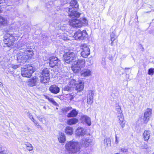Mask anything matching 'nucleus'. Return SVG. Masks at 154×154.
Wrapping results in <instances>:
<instances>
[{
  "mask_svg": "<svg viewBox=\"0 0 154 154\" xmlns=\"http://www.w3.org/2000/svg\"><path fill=\"white\" fill-rule=\"evenodd\" d=\"M95 91L94 90H90L89 91L88 97H91L93 98L94 96Z\"/></svg>",
  "mask_w": 154,
  "mask_h": 154,
  "instance_id": "e433bc0d",
  "label": "nucleus"
},
{
  "mask_svg": "<svg viewBox=\"0 0 154 154\" xmlns=\"http://www.w3.org/2000/svg\"><path fill=\"white\" fill-rule=\"evenodd\" d=\"M21 69V75L24 77H30L34 72V70H33L32 66L29 64L24 66Z\"/></svg>",
  "mask_w": 154,
  "mask_h": 154,
  "instance_id": "39448f33",
  "label": "nucleus"
},
{
  "mask_svg": "<svg viewBox=\"0 0 154 154\" xmlns=\"http://www.w3.org/2000/svg\"><path fill=\"white\" fill-rule=\"evenodd\" d=\"M74 87L75 89L78 92H81L83 90L84 87V82L83 81L81 80H78V81L75 80L74 83Z\"/></svg>",
  "mask_w": 154,
  "mask_h": 154,
  "instance_id": "9d476101",
  "label": "nucleus"
},
{
  "mask_svg": "<svg viewBox=\"0 0 154 154\" xmlns=\"http://www.w3.org/2000/svg\"><path fill=\"white\" fill-rule=\"evenodd\" d=\"M78 5L77 4V2L76 0H72L70 2V7L67 10L69 13H68L69 16V14L70 12H72L71 10L72 11H76L77 8L78 7Z\"/></svg>",
  "mask_w": 154,
  "mask_h": 154,
  "instance_id": "9b49d317",
  "label": "nucleus"
},
{
  "mask_svg": "<svg viewBox=\"0 0 154 154\" xmlns=\"http://www.w3.org/2000/svg\"><path fill=\"white\" fill-rule=\"evenodd\" d=\"M153 154H154V153Z\"/></svg>",
  "mask_w": 154,
  "mask_h": 154,
  "instance_id": "bf43d9fd",
  "label": "nucleus"
},
{
  "mask_svg": "<svg viewBox=\"0 0 154 154\" xmlns=\"http://www.w3.org/2000/svg\"><path fill=\"white\" fill-rule=\"evenodd\" d=\"M2 85V83L0 82V86H1Z\"/></svg>",
  "mask_w": 154,
  "mask_h": 154,
  "instance_id": "5fc2aeb1",
  "label": "nucleus"
},
{
  "mask_svg": "<svg viewBox=\"0 0 154 154\" xmlns=\"http://www.w3.org/2000/svg\"><path fill=\"white\" fill-rule=\"evenodd\" d=\"M88 36L85 30H78L74 34V37L76 40H82Z\"/></svg>",
  "mask_w": 154,
  "mask_h": 154,
  "instance_id": "0eeeda50",
  "label": "nucleus"
},
{
  "mask_svg": "<svg viewBox=\"0 0 154 154\" xmlns=\"http://www.w3.org/2000/svg\"><path fill=\"white\" fill-rule=\"evenodd\" d=\"M81 48L82 50L81 52V55L84 58H86L90 54V51L89 48L86 44H82Z\"/></svg>",
  "mask_w": 154,
  "mask_h": 154,
  "instance_id": "6e6552de",
  "label": "nucleus"
},
{
  "mask_svg": "<svg viewBox=\"0 0 154 154\" xmlns=\"http://www.w3.org/2000/svg\"><path fill=\"white\" fill-rule=\"evenodd\" d=\"M144 147L145 149H147L148 148L147 146L146 145H145Z\"/></svg>",
  "mask_w": 154,
  "mask_h": 154,
  "instance_id": "603ef678",
  "label": "nucleus"
},
{
  "mask_svg": "<svg viewBox=\"0 0 154 154\" xmlns=\"http://www.w3.org/2000/svg\"><path fill=\"white\" fill-rule=\"evenodd\" d=\"M8 23V21L6 18L0 16V26H6Z\"/></svg>",
  "mask_w": 154,
  "mask_h": 154,
  "instance_id": "b1692460",
  "label": "nucleus"
},
{
  "mask_svg": "<svg viewBox=\"0 0 154 154\" xmlns=\"http://www.w3.org/2000/svg\"><path fill=\"white\" fill-rule=\"evenodd\" d=\"M33 53L32 48H27L24 52L19 51L17 55V60L23 63H25L33 55Z\"/></svg>",
  "mask_w": 154,
  "mask_h": 154,
  "instance_id": "f03ea898",
  "label": "nucleus"
},
{
  "mask_svg": "<svg viewBox=\"0 0 154 154\" xmlns=\"http://www.w3.org/2000/svg\"><path fill=\"white\" fill-rule=\"evenodd\" d=\"M48 69L47 68L44 69L42 72L41 75L39 76L40 82L42 83H47L48 81Z\"/></svg>",
  "mask_w": 154,
  "mask_h": 154,
  "instance_id": "1a4fd4ad",
  "label": "nucleus"
},
{
  "mask_svg": "<svg viewBox=\"0 0 154 154\" xmlns=\"http://www.w3.org/2000/svg\"><path fill=\"white\" fill-rule=\"evenodd\" d=\"M85 62L84 59L78 60L74 61L72 67V70L75 72L78 70H79V69L83 68L85 66Z\"/></svg>",
  "mask_w": 154,
  "mask_h": 154,
  "instance_id": "423d86ee",
  "label": "nucleus"
},
{
  "mask_svg": "<svg viewBox=\"0 0 154 154\" xmlns=\"http://www.w3.org/2000/svg\"><path fill=\"white\" fill-rule=\"evenodd\" d=\"M45 109V106L43 107Z\"/></svg>",
  "mask_w": 154,
  "mask_h": 154,
  "instance_id": "4d7b16f0",
  "label": "nucleus"
},
{
  "mask_svg": "<svg viewBox=\"0 0 154 154\" xmlns=\"http://www.w3.org/2000/svg\"><path fill=\"white\" fill-rule=\"evenodd\" d=\"M84 154H88V153H84Z\"/></svg>",
  "mask_w": 154,
  "mask_h": 154,
  "instance_id": "6e6d98bb",
  "label": "nucleus"
},
{
  "mask_svg": "<svg viewBox=\"0 0 154 154\" xmlns=\"http://www.w3.org/2000/svg\"><path fill=\"white\" fill-rule=\"evenodd\" d=\"M93 98L89 97H87V103L88 104H91L93 102Z\"/></svg>",
  "mask_w": 154,
  "mask_h": 154,
  "instance_id": "ea45409f",
  "label": "nucleus"
},
{
  "mask_svg": "<svg viewBox=\"0 0 154 154\" xmlns=\"http://www.w3.org/2000/svg\"><path fill=\"white\" fill-rule=\"evenodd\" d=\"M91 71L88 69H84L80 72L81 75L83 77H87L91 75Z\"/></svg>",
  "mask_w": 154,
  "mask_h": 154,
  "instance_id": "dca6fc26",
  "label": "nucleus"
},
{
  "mask_svg": "<svg viewBox=\"0 0 154 154\" xmlns=\"http://www.w3.org/2000/svg\"><path fill=\"white\" fill-rule=\"evenodd\" d=\"M7 3L5 0H0V6H5Z\"/></svg>",
  "mask_w": 154,
  "mask_h": 154,
  "instance_id": "79ce46f5",
  "label": "nucleus"
},
{
  "mask_svg": "<svg viewBox=\"0 0 154 154\" xmlns=\"http://www.w3.org/2000/svg\"><path fill=\"white\" fill-rule=\"evenodd\" d=\"M62 39H63L64 40H66L69 39L67 37H62Z\"/></svg>",
  "mask_w": 154,
  "mask_h": 154,
  "instance_id": "3c124183",
  "label": "nucleus"
},
{
  "mask_svg": "<svg viewBox=\"0 0 154 154\" xmlns=\"http://www.w3.org/2000/svg\"><path fill=\"white\" fill-rule=\"evenodd\" d=\"M49 101L53 105L57 106L58 105L57 103L52 99L49 98Z\"/></svg>",
  "mask_w": 154,
  "mask_h": 154,
  "instance_id": "a19ab883",
  "label": "nucleus"
},
{
  "mask_svg": "<svg viewBox=\"0 0 154 154\" xmlns=\"http://www.w3.org/2000/svg\"><path fill=\"white\" fill-rule=\"evenodd\" d=\"M32 121L34 123V124H35V125H36V124H38V123L36 121H35L34 120H34H32Z\"/></svg>",
  "mask_w": 154,
  "mask_h": 154,
  "instance_id": "8fccbe9b",
  "label": "nucleus"
},
{
  "mask_svg": "<svg viewBox=\"0 0 154 154\" xmlns=\"http://www.w3.org/2000/svg\"><path fill=\"white\" fill-rule=\"evenodd\" d=\"M78 120L77 119L74 118L68 120L67 122V123L68 125H72L76 124L78 122Z\"/></svg>",
  "mask_w": 154,
  "mask_h": 154,
  "instance_id": "393cba45",
  "label": "nucleus"
},
{
  "mask_svg": "<svg viewBox=\"0 0 154 154\" xmlns=\"http://www.w3.org/2000/svg\"><path fill=\"white\" fill-rule=\"evenodd\" d=\"M64 64H69L70 62L78 60L77 55L73 52H69L65 53L63 56Z\"/></svg>",
  "mask_w": 154,
  "mask_h": 154,
  "instance_id": "20e7f679",
  "label": "nucleus"
},
{
  "mask_svg": "<svg viewBox=\"0 0 154 154\" xmlns=\"http://www.w3.org/2000/svg\"><path fill=\"white\" fill-rule=\"evenodd\" d=\"M4 42L5 44L8 47H10L12 45H9V41L10 40L8 39V38H4Z\"/></svg>",
  "mask_w": 154,
  "mask_h": 154,
  "instance_id": "c9c22d12",
  "label": "nucleus"
},
{
  "mask_svg": "<svg viewBox=\"0 0 154 154\" xmlns=\"http://www.w3.org/2000/svg\"><path fill=\"white\" fill-rule=\"evenodd\" d=\"M24 131L26 132H30L31 131V129L28 127H26L24 129Z\"/></svg>",
  "mask_w": 154,
  "mask_h": 154,
  "instance_id": "c03bdc74",
  "label": "nucleus"
},
{
  "mask_svg": "<svg viewBox=\"0 0 154 154\" xmlns=\"http://www.w3.org/2000/svg\"><path fill=\"white\" fill-rule=\"evenodd\" d=\"M58 140L61 143H64L66 141V137L64 133H60L58 137Z\"/></svg>",
  "mask_w": 154,
  "mask_h": 154,
  "instance_id": "5701e85b",
  "label": "nucleus"
},
{
  "mask_svg": "<svg viewBox=\"0 0 154 154\" xmlns=\"http://www.w3.org/2000/svg\"><path fill=\"white\" fill-rule=\"evenodd\" d=\"M120 154V153H116V154Z\"/></svg>",
  "mask_w": 154,
  "mask_h": 154,
  "instance_id": "13d9d810",
  "label": "nucleus"
},
{
  "mask_svg": "<svg viewBox=\"0 0 154 154\" xmlns=\"http://www.w3.org/2000/svg\"><path fill=\"white\" fill-rule=\"evenodd\" d=\"M39 120L42 122L44 124H47V119L44 118L43 116H40L38 117Z\"/></svg>",
  "mask_w": 154,
  "mask_h": 154,
  "instance_id": "2f4dec72",
  "label": "nucleus"
},
{
  "mask_svg": "<svg viewBox=\"0 0 154 154\" xmlns=\"http://www.w3.org/2000/svg\"><path fill=\"white\" fill-rule=\"evenodd\" d=\"M75 82V80L74 79H71L69 83L68 86H66L63 88V91H70L72 88H74Z\"/></svg>",
  "mask_w": 154,
  "mask_h": 154,
  "instance_id": "2eb2a0df",
  "label": "nucleus"
},
{
  "mask_svg": "<svg viewBox=\"0 0 154 154\" xmlns=\"http://www.w3.org/2000/svg\"><path fill=\"white\" fill-rule=\"evenodd\" d=\"M148 74L149 75H152L154 74V68H150L148 70Z\"/></svg>",
  "mask_w": 154,
  "mask_h": 154,
  "instance_id": "4c0bfd02",
  "label": "nucleus"
},
{
  "mask_svg": "<svg viewBox=\"0 0 154 154\" xmlns=\"http://www.w3.org/2000/svg\"><path fill=\"white\" fill-rule=\"evenodd\" d=\"M86 134L85 130L83 128H78L76 131V134L79 136H84Z\"/></svg>",
  "mask_w": 154,
  "mask_h": 154,
  "instance_id": "aec40b11",
  "label": "nucleus"
},
{
  "mask_svg": "<svg viewBox=\"0 0 154 154\" xmlns=\"http://www.w3.org/2000/svg\"><path fill=\"white\" fill-rule=\"evenodd\" d=\"M70 12L69 14V25L74 27H80L82 26L86 25L88 24V21L85 18H80L79 20L77 18L79 17L81 14L78 11H74Z\"/></svg>",
  "mask_w": 154,
  "mask_h": 154,
  "instance_id": "f257e3e1",
  "label": "nucleus"
},
{
  "mask_svg": "<svg viewBox=\"0 0 154 154\" xmlns=\"http://www.w3.org/2000/svg\"><path fill=\"white\" fill-rule=\"evenodd\" d=\"M8 38V39L10 40L8 45H12L15 39L13 35L11 34L7 33L5 35L4 38Z\"/></svg>",
  "mask_w": 154,
  "mask_h": 154,
  "instance_id": "a211bd4d",
  "label": "nucleus"
},
{
  "mask_svg": "<svg viewBox=\"0 0 154 154\" xmlns=\"http://www.w3.org/2000/svg\"><path fill=\"white\" fill-rule=\"evenodd\" d=\"M110 40L111 41V46H113V42L117 38V37L115 35V34L114 32H112L110 34Z\"/></svg>",
  "mask_w": 154,
  "mask_h": 154,
  "instance_id": "c756f323",
  "label": "nucleus"
},
{
  "mask_svg": "<svg viewBox=\"0 0 154 154\" xmlns=\"http://www.w3.org/2000/svg\"><path fill=\"white\" fill-rule=\"evenodd\" d=\"M92 140L90 137H83L82 140L81 145L85 147H88L92 143Z\"/></svg>",
  "mask_w": 154,
  "mask_h": 154,
  "instance_id": "f8f14e48",
  "label": "nucleus"
},
{
  "mask_svg": "<svg viewBox=\"0 0 154 154\" xmlns=\"http://www.w3.org/2000/svg\"><path fill=\"white\" fill-rule=\"evenodd\" d=\"M121 150L123 152H127V149H125L123 148H122L121 149Z\"/></svg>",
  "mask_w": 154,
  "mask_h": 154,
  "instance_id": "de8ad7c7",
  "label": "nucleus"
},
{
  "mask_svg": "<svg viewBox=\"0 0 154 154\" xmlns=\"http://www.w3.org/2000/svg\"><path fill=\"white\" fill-rule=\"evenodd\" d=\"M25 145L26 146L27 149L28 150L30 151L33 150V147L32 146V144H31L29 143H26Z\"/></svg>",
  "mask_w": 154,
  "mask_h": 154,
  "instance_id": "473e14b6",
  "label": "nucleus"
},
{
  "mask_svg": "<svg viewBox=\"0 0 154 154\" xmlns=\"http://www.w3.org/2000/svg\"><path fill=\"white\" fill-rule=\"evenodd\" d=\"M116 109L117 111L118 114H122V111L121 109V107L119 105V104H116Z\"/></svg>",
  "mask_w": 154,
  "mask_h": 154,
  "instance_id": "72a5a7b5",
  "label": "nucleus"
},
{
  "mask_svg": "<svg viewBox=\"0 0 154 154\" xmlns=\"http://www.w3.org/2000/svg\"><path fill=\"white\" fill-rule=\"evenodd\" d=\"M151 132L148 130H145L144 131L143 136L145 141H147L149 139L150 136Z\"/></svg>",
  "mask_w": 154,
  "mask_h": 154,
  "instance_id": "4be33fe9",
  "label": "nucleus"
},
{
  "mask_svg": "<svg viewBox=\"0 0 154 154\" xmlns=\"http://www.w3.org/2000/svg\"><path fill=\"white\" fill-rule=\"evenodd\" d=\"M118 138L116 135V140L115 142V143L116 144H117L119 143V140Z\"/></svg>",
  "mask_w": 154,
  "mask_h": 154,
  "instance_id": "49530a36",
  "label": "nucleus"
},
{
  "mask_svg": "<svg viewBox=\"0 0 154 154\" xmlns=\"http://www.w3.org/2000/svg\"><path fill=\"white\" fill-rule=\"evenodd\" d=\"M26 112L27 113V116H28L29 119L31 120H33L34 118L32 116L31 114L28 111H26Z\"/></svg>",
  "mask_w": 154,
  "mask_h": 154,
  "instance_id": "58836bf2",
  "label": "nucleus"
},
{
  "mask_svg": "<svg viewBox=\"0 0 154 154\" xmlns=\"http://www.w3.org/2000/svg\"><path fill=\"white\" fill-rule=\"evenodd\" d=\"M111 141L109 138H107L104 140V145L105 147L111 146Z\"/></svg>",
  "mask_w": 154,
  "mask_h": 154,
  "instance_id": "cd10ccee",
  "label": "nucleus"
},
{
  "mask_svg": "<svg viewBox=\"0 0 154 154\" xmlns=\"http://www.w3.org/2000/svg\"><path fill=\"white\" fill-rule=\"evenodd\" d=\"M66 97L69 98L70 100H71L73 99V97L70 94H67L66 95Z\"/></svg>",
  "mask_w": 154,
  "mask_h": 154,
  "instance_id": "37998d69",
  "label": "nucleus"
},
{
  "mask_svg": "<svg viewBox=\"0 0 154 154\" xmlns=\"http://www.w3.org/2000/svg\"><path fill=\"white\" fill-rule=\"evenodd\" d=\"M65 132L66 134L71 135L73 134V129L72 127L68 126L66 128Z\"/></svg>",
  "mask_w": 154,
  "mask_h": 154,
  "instance_id": "c85d7f7f",
  "label": "nucleus"
},
{
  "mask_svg": "<svg viewBox=\"0 0 154 154\" xmlns=\"http://www.w3.org/2000/svg\"><path fill=\"white\" fill-rule=\"evenodd\" d=\"M39 125V123H38V124H36V125H35V126H36V127H37V125Z\"/></svg>",
  "mask_w": 154,
  "mask_h": 154,
  "instance_id": "864d4df0",
  "label": "nucleus"
},
{
  "mask_svg": "<svg viewBox=\"0 0 154 154\" xmlns=\"http://www.w3.org/2000/svg\"><path fill=\"white\" fill-rule=\"evenodd\" d=\"M49 89L51 92L54 94H57L60 90L59 88L55 85L51 86L50 87Z\"/></svg>",
  "mask_w": 154,
  "mask_h": 154,
  "instance_id": "412c9836",
  "label": "nucleus"
},
{
  "mask_svg": "<svg viewBox=\"0 0 154 154\" xmlns=\"http://www.w3.org/2000/svg\"><path fill=\"white\" fill-rule=\"evenodd\" d=\"M37 80L35 77H33L32 79H30L28 82V85L30 86H33L35 85Z\"/></svg>",
  "mask_w": 154,
  "mask_h": 154,
  "instance_id": "a878e982",
  "label": "nucleus"
},
{
  "mask_svg": "<svg viewBox=\"0 0 154 154\" xmlns=\"http://www.w3.org/2000/svg\"><path fill=\"white\" fill-rule=\"evenodd\" d=\"M72 109V108L71 107H64L62 109V111L63 113H66Z\"/></svg>",
  "mask_w": 154,
  "mask_h": 154,
  "instance_id": "f704fd0d",
  "label": "nucleus"
},
{
  "mask_svg": "<svg viewBox=\"0 0 154 154\" xmlns=\"http://www.w3.org/2000/svg\"><path fill=\"white\" fill-rule=\"evenodd\" d=\"M3 149H2L0 151V153H3V154L6 153V152H7V151L6 150H5L4 149V148H3Z\"/></svg>",
  "mask_w": 154,
  "mask_h": 154,
  "instance_id": "a18cd8bd",
  "label": "nucleus"
},
{
  "mask_svg": "<svg viewBox=\"0 0 154 154\" xmlns=\"http://www.w3.org/2000/svg\"><path fill=\"white\" fill-rule=\"evenodd\" d=\"M80 144L78 142L72 140L66 143V149L70 152L75 153L80 150Z\"/></svg>",
  "mask_w": 154,
  "mask_h": 154,
  "instance_id": "7ed1b4c3",
  "label": "nucleus"
},
{
  "mask_svg": "<svg viewBox=\"0 0 154 154\" xmlns=\"http://www.w3.org/2000/svg\"><path fill=\"white\" fill-rule=\"evenodd\" d=\"M8 67L9 68H8V69H9V70H8V72L9 73H11L13 72V70L10 69H17L19 67V65H15L12 64H11L9 65Z\"/></svg>",
  "mask_w": 154,
  "mask_h": 154,
  "instance_id": "7c9ffc66",
  "label": "nucleus"
},
{
  "mask_svg": "<svg viewBox=\"0 0 154 154\" xmlns=\"http://www.w3.org/2000/svg\"><path fill=\"white\" fill-rule=\"evenodd\" d=\"M50 66L51 67H53L56 64L59 65L60 64V61L58 60L57 57H56L53 56L50 58Z\"/></svg>",
  "mask_w": 154,
  "mask_h": 154,
  "instance_id": "ddd939ff",
  "label": "nucleus"
},
{
  "mask_svg": "<svg viewBox=\"0 0 154 154\" xmlns=\"http://www.w3.org/2000/svg\"><path fill=\"white\" fill-rule=\"evenodd\" d=\"M81 120L82 122H85L89 126L91 125V119L86 116L84 115L82 116L81 118Z\"/></svg>",
  "mask_w": 154,
  "mask_h": 154,
  "instance_id": "6ab92c4d",
  "label": "nucleus"
},
{
  "mask_svg": "<svg viewBox=\"0 0 154 154\" xmlns=\"http://www.w3.org/2000/svg\"><path fill=\"white\" fill-rule=\"evenodd\" d=\"M36 127L37 128H38L39 129H42V127L39 125H38Z\"/></svg>",
  "mask_w": 154,
  "mask_h": 154,
  "instance_id": "09e8293b",
  "label": "nucleus"
},
{
  "mask_svg": "<svg viewBox=\"0 0 154 154\" xmlns=\"http://www.w3.org/2000/svg\"><path fill=\"white\" fill-rule=\"evenodd\" d=\"M151 113L152 109H147L144 112L143 120L145 123H147L148 122Z\"/></svg>",
  "mask_w": 154,
  "mask_h": 154,
  "instance_id": "4468645a",
  "label": "nucleus"
},
{
  "mask_svg": "<svg viewBox=\"0 0 154 154\" xmlns=\"http://www.w3.org/2000/svg\"><path fill=\"white\" fill-rule=\"evenodd\" d=\"M117 118L118 123L123 128L125 126V122L124 121V116L123 114H118Z\"/></svg>",
  "mask_w": 154,
  "mask_h": 154,
  "instance_id": "f3484780",
  "label": "nucleus"
},
{
  "mask_svg": "<svg viewBox=\"0 0 154 154\" xmlns=\"http://www.w3.org/2000/svg\"><path fill=\"white\" fill-rule=\"evenodd\" d=\"M78 114V111L76 109H73L67 115L68 117H73L76 116Z\"/></svg>",
  "mask_w": 154,
  "mask_h": 154,
  "instance_id": "bb28decb",
  "label": "nucleus"
}]
</instances>
